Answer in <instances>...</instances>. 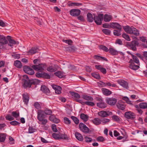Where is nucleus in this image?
I'll return each mask as SVG.
<instances>
[{"label":"nucleus","mask_w":147,"mask_h":147,"mask_svg":"<svg viewBox=\"0 0 147 147\" xmlns=\"http://www.w3.org/2000/svg\"><path fill=\"white\" fill-rule=\"evenodd\" d=\"M52 137L56 140H68V137L66 134H58L57 133H53L52 134Z\"/></svg>","instance_id":"20e7f679"},{"label":"nucleus","mask_w":147,"mask_h":147,"mask_svg":"<svg viewBox=\"0 0 147 147\" xmlns=\"http://www.w3.org/2000/svg\"><path fill=\"white\" fill-rule=\"evenodd\" d=\"M36 129L31 126H29L28 129V133L30 134L32 133L35 131Z\"/></svg>","instance_id":"e2e57ef3"},{"label":"nucleus","mask_w":147,"mask_h":147,"mask_svg":"<svg viewBox=\"0 0 147 147\" xmlns=\"http://www.w3.org/2000/svg\"><path fill=\"white\" fill-rule=\"evenodd\" d=\"M11 36H7V38L9 42L8 45L12 47L13 45L19 44V43L18 41H16L14 40L11 39Z\"/></svg>","instance_id":"9b49d317"},{"label":"nucleus","mask_w":147,"mask_h":147,"mask_svg":"<svg viewBox=\"0 0 147 147\" xmlns=\"http://www.w3.org/2000/svg\"><path fill=\"white\" fill-rule=\"evenodd\" d=\"M14 65L16 67L21 68L22 67V65L21 62L19 60H16L14 61Z\"/></svg>","instance_id":"7c9ffc66"},{"label":"nucleus","mask_w":147,"mask_h":147,"mask_svg":"<svg viewBox=\"0 0 147 147\" xmlns=\"http://www.w3.org/2000/svg\"><path fill=\"white\" fill-rule=\"evenodd\" d=\"M121 30H115L114 31L113 34L115 36H119L121 35Z\"/></svg>","instance_id":"79ce46f5"},{"label":"nucleus","mask_w":147,"mask_h":147,"mask_svg":"<svg viewBox=\"0 0 147 147\" xmlns=\"http://www.w3.org/2000/svg\"><path fill=\"white\" fill-rule=\"evenodd\" d=\"M11 114L15 118H17L20 116L19 113L16 111H13Z\"/></svg>","instance_id":"864d4df0"},{"label":"nucleus","mask_w":147,"mask_h":147,"mask_svg":"<svg viewBox=\"0 0 147 147\" xmlns=\"http://www.w3.org/2000/svg\"><path fill=\"white\" fill-rule=\"evenodd\" d=\"M87 21L89 22H92L94 20V18H93L91 13H88L87 14Z\"/></svg>","instance_id":"c85d7f7f"},{"label":"nucleus","mask_w":147,"mask_h":147,"mask_svg":"<svg viewBox=\"0 0 147 147\" xmlns=\"http://www.w3.org/2000/svg\"><path fill=\"white\" fill-rule=\"evenodd\" d=\"M32 68L35 71H43L44 66L42 64H39L38 65H34L32 66Z\"/></svg>","instance_id":"1a4fd4ad"},{"label":"nucleus","mask_w":147,"mask_h":147,"mask_svg":"<svg viewBox=\"0 0 147 147\" xmlns=\"http://www.w3.org/2000/svg\"><path fill=\"white\" fill-rule=\"evenodd\" d=\"M99 48L100 49H102L104 51L107 52L109 51V49L108 48L105 46L101 45L99 46Z\"/></svg>","instance_id":"a18cd8bd"},{"label":"nucleus","mask_w":147,"mask_h":147,"mask_svg":"<svg viewBox=\"0 0 147 147\" xmlns=\"http://www.w3.org/2000/svg\"><path fill=\"white\" fill-rule=\"evenodd\" d=\"M98 114L99 116L101 117H107V112L104 111H102L98 112Z\"/></svg>","instance_id":"cd10ccee"},{"label":"nucleus","mask_w":147,"mask_h":147,"mask_svg":"<svg viewBox=\"0 0 147 147\" xmlns=\"http://www.w3.org/2000/svg\"><path fill=\"white\" fill-rule=\"evenodd\" d=\"M38 48L37 47H35L32 48L28 51V53L29 54L31 55L34 54L37 52Z\"/></svg>","instance_id":"bb28decb"},{"label":"nucleus","mask_w":147,"mask_h":147,"mask_svg":"<svg viewBox=\"0 0 147 147\" xmlns=\"http://www.w3.org/2000/svg\"><path fill=\"white\" fill-rule=\"evenodd\" d=\"M139 106L141 109H145L147 108V103L144 102L140 103L139 104Z\"/></svg>","instance_id":"4c0bfd02"},{"label":"nucleus","mask_w":147,"mask_h":147,"mask_svg":"<svg viewBox=\"0 0 147 147\" xmlns=\"http://www.w3.org/2000/svg\"><path fill=\"white\" fill-rule=\"evenodd\" d=\"M96 140L98 141L103 142L105 140V139L103 137L99 136L96 138Z\"/></svg>","instance_id":"69168bd1"},{"label":"nucleus","mask_w":147,"mask_h":147,"mask_svg":"<svg viewBox=\"0 0 147 147\" xmlns=\"http://www.w3.org/2000/svg\"><path fill=\"white\" fill-rule=\"evenodd\" d=\"M122 36L128 41H130V39L129 36L125 33L123 34L122 35Z\"/></svg>","instance_id":"de8ad7c7"},{"label":"nucleus","mask_w":147,"mask_h":147,"mask_svg":"<svg viewBox=\"0 0 147 147\" xmlns=\"http://www.w3.org/2000/svg\"><path fill=\"white\" fill-rule=\"evenodd\" d=\"M102 90L103 94L106 96L109 95L112 93L111 91L105 88H102Z\"/></svg>","instance_id":"412c9836"},{"label":"nucleus","mask_w":147,"mask_h":147,"mask_svg":"<svg viewBox=\"0 0 147 147\" xmlns=\"http://www.w3.org/2000/svg\"><path fill=\"white\" fill-rule=\"evenodd\" d=\"M7 40H5L4 42H0V49H3L4 47V45L7 44Z\"/></svg>","instance_id":"37998d69"},{"label":"nucleus","mask_w":147,"mask_h":147,"mask_svg":"<svg viewBox=\"0 0 147 147\" xmlns=\"http://www.w3.org/2000/svg\"><path fill=\"white\" fill-rule=\"evenodd\" d=\"M40 90L43 92L45 93H49L50 92L49 89L45 86L42 85Z\"/></svg>","instance_id":"a878e982"},{"label":"nucleus","mask_w":147,"mask_h":147,"mask_svg":"<svg viewBox=\"0 0 147 147\" xmlns=\"http://www.w3.org/2000/svg\"><path fill=\"white\" fill-rule=\"evenodd\" d=\"M61 88L60 86L58 87V88L55 90V93L57 94H60L61 93Z\"/></svg>","instance_id":"680f3d73"},{"label":"nucleus","mask_w":147,"mask_h":147,"mask_svg":"<svg viewBox=\"0 0 147 147\" xmlns=\"http://www.w3.org/2000/svg\"><path fill=\"white\" fill-rule=\"evenodd\" d=\"M91 75L93 77L96 79H99L100 78V76L98 74L95 73H93Z\"/></svg>","instance_id":"6e6d98bb"},{"label":"nucleus","mask_w":147,"mask_h":147,"mask_svg":"<svg viewBox=\"0 0 147 147\" xmlns=\"http://www.w3.org/2000/svg\"><path fill=\"white\" fill-rule=\"evenodd\" d=\"M45 114L47 115H50L52 113L51 110L50 109H47L44 111Z\"/></svg>","instance_id":"09e8293b"},{"label":"nucleus","mask_w":147,"mask_h":147,"mask_svg":"<svg viewBox=\"0 0 147 147\" xmlns=\"http://www.w3.org/2000/svg\"><path fill=\"white\" fill-rule=\"evenodd\" d=\"M96 105L98 107L101 108H104L107 107L106 104L103 101L101 102L97 103Z\"/></svg>","instance_id":"393cba45"},{"label":"nucleus","mask_w":147,"mask_h":147,"mask_svg":"<svg viewBox=\"0 0 147 147\" xmlns=\"http://www.w3.org/2000/svg\"><path fill=\"white\" fill-rule=\"evenodd\" d=\"M10 124L13 125L15 126L19 125L20 123L16 121H14L10 122Z\"/></svg>","instance_id":"052dcab7"},{"label":"nucleus","mask_w":147,"mask_h":147,"mask_svg":"<svg viewBox=\"0 0 147 147\" xmlns=\"http://www.w3.org/2000/svg\"><path fill=\"white\" fill-rule=\"evenodd\" d=\"M139 45V43L137 41L134 40L131 42H127V47L133 51H136L137 50L136 46Z\"/></svg>","instance_id":"7ed1b4c3"},{"label":"nucleus","mask_w":147,"mask_h":147,"mask_svg":"<svg viewBox=\"0 0 147 147\" xmlns=\"http://www.w3.org/2000/svg\"><path fill=\"white\" fill-rule=\"evenodd\" d=\"M64 123L66 124H69L71 123L70 120L67 117H64Z\"/></svg>","instance_id":"bf43d9fd"},{"label":"nucleus","mask_w":147,"mask_h":147,"mask_svg":"<svg viewBox=\"0 0 147 147\" xmlns=\"http://www.w3.org/2000/svg\"><path fill=\"white\" fill-rule=\"evenodd\" d=\"M71 118L76 124H78L79 123V120L76 117L74 116H71Z\"/></svg>","instance_id":"a19ab883"},{"label":"nucleus","mask_w":147,"mask_h":147,"mask_svg":"<svg viewBox=\"0 0 147 147\" xmlns=\"http://www.w3.org/2000/svg\"><path fill=\"white\" fill-rule=\"evenodd\" d=\"M47 70L50 72H54L56 71V69L52 66H50L47 68Z\"/></svg>","instance_id":"49530a36"},{"label":"nucleus","mask_w":147,"mask_h":147,"mask_svg":"<svg viewBox=\"0 0 147 147\" xmlns=\"http://www.w3.org/2000/svg\"><path fill=\"white\" fill-rule=\"evenodd\" d=\"M112 119L114 121H120L119 117L117 115H113L112 117Z\"/></svg>","instance_id":"13d9d810"},{"label":"nucleus","mask_w":147,"mask_h":147,"mask_svg":"<svg viewBox=\"0 0 147 147\" xmlns=\"http://www.w3.org/2000/svg\"><path fill=\"white\" fill-rule=\"evenodd\" d=\"M45 117V115L43 111L40 110L38 112L37 119L39 121L41 122V123H38L39 124H41L43 125L46 124L47 122V120L44 119Z\"/></svg>","instance_id":"f03ea898"},{"label":"nucleus","mask_w":147,"mask_h":147,"mask_svg":"<svg viewBox=\"0 0 147 147\" xmlns=\"http://www.w3.org/2000/svg\"><path fill=\"white\" fill-rule=\"evenodd\" d=\"M84 139L86 142H90L92 141V138L88 137V136H85L84 137Z\"/></svg>","instance_id":"8fccbe9b"},{"label":"nucleus","mask_w":147,"mask_h":147,"mask_svg":"<svg viewBox=\"0 0 147 147\" xmlns=\"http://www.w3.org/2000/svg\"><path fill=\"white\" fill-rule=\"evenodd\" d=\"M109 53L113 55H117L118 54L119 52L115 49L112 48H110L109 49Z\"/></svg>","instance_id":"5701e85b"},{"label":"nucleus","mask_w":147,"mask_h":147,"mask_svg":"<svg viewBox=\"0 0 147 147\" xmlns=\"http://www.w3.org/2000/svg\"><path fill=\"white\" fill-rule=\"evenodd\" d=\"M54 74L59 78H61L63 77V74L61 71H58L55 72Z\"/></svg>","instance_id":"ea45409f"},{"label":"nucleus","mask_w":147,"mask_h":147,"mask_svg":"<svg viewBox=\"0 0 147 147\" xmlns=\"http://www.w3.org/2000/svg\"><path fill=\"white\" fill-rule=\"evenodd\" d=\"M85 104L87 105L91 106H93L95 105V104L94 102L88 101L85 102Z\"/></svg>","instance_id":"4d7b16f0"},{"label":"nucleus","mask_w":147,"mask_h":147,"mask_svg":"<svg viewBox=\"0 0 147 147\" xmlns=\"http://www.w3.org/2000/svg\"><path fill=\"white\" fill-rule=\"evenodd\" d=\"M103 18V14H100L97 16H94V20L96 23L98 25H100L102 23V21Z\"/></svg>","instance_id":"423d86ee"},{"label":"nucleus","mask_w":147,"mask_h":147,"mask_svg":"<svg viewBox=\"0 0 147 147\" xmlns=\"http://www.w3.org/2000/svg\"><path fill=\"white\" fill-rule=\"evenodd\" d=\"M81 13V11L79 9H72L70 11V14L73 16H78Z\"/></svg>","instance_id":"9d476101"},{"label":"nucleus","mask_w":147,"mask_h":147,"mask_svg":"<svg viewBox=\"0 0 147 147\" xmlns=\"http://www.w3.org/2000/svg\"><path fill=\"white\" fill-rule=\"evenodd\" d=\"M111 28H116L117 30H121L122 26L117 22H112L111 23Z\"/></svg>","instance_id":"dca6fc26"},{"label":"nucleus","mask_w":147,"mask_h":147,"mask_svg":"<svg viewBox=\"0 0 147 147\" xmlns=\"http://www.w3.org/2000/svg\"><path fill=\"white\" fill-rule=\"evenodd\" d=\"M106 86H112L113 87H115L116 86V85L115 84H112L110 82L106 83Z\"/></svg>","instance_id":"774afa93"},{"label":"nucleus","mask_w":147,"mask_h":147,"mask_svg":"<svg viewBox=\"0 0 147 147\" xmlns=\"http://www.w3.org/2000/svg\"><path fill=\"white\" fill-rule=\"evenodd\" d=\"M23 70L26 73L30 75H32L34 73L33 70L30 68V67L27 66H24L23 67Z\"/></svg>","instance_id":"6e6552de"},{"label":"nucleus","mask_w":147,"mask_h":147,"mask_svg":"<svg viewBox=\"0 0 147 147\" xmlns=\"http://www.w3.org/2000/svg\"><path fill=\"white\" fill-rule=\"evenodd\" d=\"M111 23H110V24L109 25L107 23H105L103 24L102 27L104 28H111Z\"/></svg>","instance_id":"338daca9"},{"label":"nucleus","mask_w":147,"mask_h":147,"mask_svg":"<svg viewBox=\"0 0 147 147\" xmlns=\"http://www.w3.org/2000/svg\"><path fill=\"white\" fill-rule=\"evenodd\" d=\"M49 119L52 122L57 123L59 122L60 120L57 118L54 115H51L49 117Z\"/></svg>","instance_id":"f3484780"},{"label":"nucleus","mask_w":147,"mask_h":147,"mask_svg":"<svg viewBox=\"0 0 147 147\" xmlns=\"http://www.w3.org/2000/svg\"><path fill=\"white\" fill-rule=\"evenodd\" d=\"M125 117L128 119H134L135 117V114L130 111L125 112Z\"/></svg>","instance_id":"f8f14e48"},{"label":"nucleus","mask_w":147,"mask_h":147,"mask_svg":"<svg viewBox=\"0 0 147 147\" xmlns=\"http://www.w3.org/2000/svg\"><path fill=\"white\" fill-rule=\"evenodd\" d=\"M23 100L24 104L27 105L28 102L29 96L27 93H25L22 94Z\"/></svg>","instance_id":"2eb2a0df"},{"label":"nucleus","mask_w":147,"mask_h":147,"mask_svg":"<svg viewBox=\"0 0 147 147\" xmlns=\"http://www.w3.org/2000/svg\"><path fill=\"white\" fill-rule=\"evenodd\" d=\"M123 28L124 31L127 33L131 34L132 33V30L133 29L132 28L128 26H123Z\"/></svg>","instance_id":"6ab92c4d"},{"label":"nucleus","mask_w":147,"mask_h":147,"mask_svg":"<svg viewBox=\"0 0 147 147\" xmlns=\"http://www.w3.org/2000/svg\"><path fill=\"white\" fill-rule=\"evenodd\" d=\"M94 57L95 59L97 60H100L101 59L102 60L104 61H108V60L106 58L99 56L95 55L94 56Z\"/></svg>","instance_id":"473e14b6"},{"label":"nucleus","mask_w":147,"mask_h":147,"mask_svg":"<svg viewBox=\"0 0 147 147\" xmlns=\"http://www.w3.org/2000/svg\"><path fill=\"white\" fill-rule=\"evenodd\" d=\"M6 135L4 133H1L0 134V142H4L6 138Z\"/></svg>","instance_id":"f704fd0d"},{"label":"nucleus","mask_w":147,"mask_h":147,"mask_svg":"<svg viewBox=\"0 0 147 147\" xmlns=\"http://www.w3.org/2000/svg\"><path fill=\"white\" fill-rule=\"evenodd\" d=\"M71 95L75 98H79L80 97V95L78 93L74 92H70Z\"/></svg>","instance_id":"72a5a7b5"},{"label":"nucleus","mask_w":147,"mask_h":147,"mask_svg":"<svg viewBox=\"0 0 147 147\" xmlns=\"http://www.w3.org/2000/svg\"><path fill=\"white\" fill-rule=\"evenodd\" d=\"M35 75L37 78H43L47 79H49L51 78L50 76L48 73L43 71H38L35 74Z\"/></svg>","instance_id":"39448f33"},{"label":"nucleus","mask_w":147,"mask_h":147,"mask_svg":"<svg viewBox=\"0 0 147 147\" xmlns=\"http://www.w3.org/2000/svg\"><path fill=\"white\" fill-rule=\"evenodd\" d=\"M92 121L93 123L96 125H99L101 123V120L98 118H95Z\"/></svg>","instance_id":"aec40b11"},{"label":"nucleus","mask_w":147,"mask_h":147,"mask_svg":"<svg viewBox=\"0 0 147 147\" xmlns=\"http://www.w3.org/2000/svg\"><path fill=\"white\" fill-rule=\"evenodd\" d=\"M118 83L124 88L127 89L129 88L128 86V83L127 82L125 81L124 80H118L117 81Z\"/></svg>","instance_id":"ddd939ff"},{"label":"nucleus","mask_w":147,"mask_h":147,"mask_svg":"<svg viewBox=\"0 0 147 147\" xmlns=\"http://www.w3.org/2000/svg\"><path fill=\"white\" fill-rule=\"evenodd\" d=\"M112 17L110 15L105 14L104 16V21L106 22H109L112 19Z\"/></svg>","instance_id":"c756f323"},{"label":"nucleus","mask_w":147,"mask_h":147,"mask_svg":"<svg viewBox=\"0 0 147 147\" xmlns=\"http://www.w3.org/2000/svg\"><path fill=\"white\" fill-rule=\"evenodd\" d=\"M132 32L131 34H133L136 36H138L139 34V33L138 30L134 27H133Z\"/></svg>","instance_id":"e433bc0d"},{"label":"nucleus","mask_w":147,"mask_h":147,"mask_svg":"<svg viewBox=\"0 0 147 147\" xmlns=\"http://www.w3.org/2000/svg\"><path fill=\"white\" fill-rule=\"evenodd\" d=\"M80 118L85 121H87L88 120V116L84 113H82L80 115Z\"/></svg>","instance_id":"2f4dec72"},{"label":"nucleus","mask_w":147,"mask_h":147,"mask_svg":"<svg viewBox=\"0 0 147 147\" xmlns=\"http://www.w3.org/2000/svg\"><path fill=\"white\" fill-rule=\"evenodd\" d=\"M6 119L9 121H11L14 120V118L9 114H8L5 117Z\"/></svg>","instance_id":"3c124183"},{"label":"nucleus","mask_w":147,"mask_h":147,"mask_svg":"<svg viewBox=\"0 0 147 147\" xmlns=\"http://www.w3.org/2000/svg\"><path fill=\"white\" fill-rule=\"evenodd\" d=\"M67 49L70 52H74L76 49V48L74 46L69 47H67Z\"/></svg>","instance_id":"5fc2aeb1"},{"label":"nucleus","mask_w":147,"mask_h":147,"mask_svg":"<svg viewBox=\"0 0 147 147\" xmlns=\"http://www.w3.org/2000/svg\"><path fill=\"white\" fill-rule=\"evenodd\" d=\"M82 98L85 100L92 101L93 100V98L90 96H88L85 94H82Z\"/></svg>","instance_id":"4be33fe9"},{"label":"nucleus","mask_w":147,"mask_h":147,"mask_svg":"<svg viewBox=\"0 0 147 147\" xmlns=\"http://www.w3.org/2000/svg\"><path fill=\"white\" fill-rule=\"evenodd\" d=\"M129 67L131 69L134 70L138 69L139 68L138 65H134V64H130Z\"/></svg>","instance_id":"c9c22d12"},{"label":"nucleus","mask_w":147,"mask_h":147,"mask_svg":"<svg viewBox=\"0 0 147 147\" xmlns=\"http://www.w3.org/2000/svg\"><path fill=\"white\" fill-rule=\"evenodd\" d=\"M75 136L77 139L80 141H82L84 139L82 136L78 132H76L75 133Z\"/></svg>","instance_id":"b1692460"},{"label":"nucleus","mask_w":147,"mask_h":147,"mask_svg":"<svg viewBox=\"0 0 147 147\" xmlns=\"http://www.w3.org/2000/svg\"><path fill=\"white\" fill-rule=\"evenodd\" d=\"M110 120L107 118H104L101 120V122H102L103 124H106L107 123L109 122Z\"/></svg>","instance_id":"0e129e2a"},{"label":"nucleus","mask_w":147,"mask_h":147,"mask_svg":"<svg viewBox=\"0 0 147 147\" xmlns=\"http://www.w3.org/2000/svg\"><path fill=\"white\" fill-rule=\"evenodd\" d=\"M117 101V100L115 98H109L106 99L107 102L111 105H115Z\"/></svg>","instance_id":"4468645a"},{"label":"nucleus","mask_w":147,"mask_h":147,"mask_svg":"<svg viewBox=\"0 0 147 147\" xmlns=\"http://www.w3.org/2000/svg\"><path fill=\"white\" fill-rule=\"evenodd\" d=\"M131 56L134 61L138 65H139V61L137 56L133 54H131Z\"/></svg>","instance_id":"58836bf2"},{"label":"nucleus","mask_w":147,"mask_h":147,"mask_svg":"<svg viewBox=\"0 0 147 147\" xmlns=\"http://www.w3.org/2000/svg\"><path fill=\"white\" fill-rule=\"evenodd\" d=\"M79 127L80 130L84 133L88 134L90 131V129L85 124L82 123H80Z\"/></svg>","instance_id":"0eeeda50"},{"label":"nucleus","mask_w":147,"mask_h":147,"mask_svg":"<svg viewBox=\"0 0 147 147\" xmlns=\"http://www.w3.org/2000/svg\"><path fill=\"white\" fill-rule=\"evenodd\" d=\"M63 41L65 42V43L69 45H71L73 41L72 40L70 39H68V40H65L63 39Z\"/></svg>","instance_id":"603ef678"},{"label":"nucleus","mask_w":147,"mask_h":147,"mask_svg":"<svg viewBox=\"0 0 147 147\" xmlns=\"http://www.w3.org/2000/svg\"><path fill=\"white\" fill-rule=\"evenodd\" d=\"M102 31L105 34L107 35H110L111 32L110 30L106 29H103Z\"/></svg>","instance_id":"c03bdc74"},{"label":"nucleus","mask_w":147,"mask_h":147,"mask_svg":"<svg viewBox=\"0 0 147 147\" xmlns=\"http://www.w3.org/2000/svg\"><path fill=\"white\" fill-rule=\"evenodd\" d=\"M23 78H24L22 79L23 86L25 88H30L31 87L32 85H35L37 83V80H30L27 75H24Z\"/></svg>","instance_id":"f257e3e1"},{"label":"nucleus","mask_w":147,"mask_h":147,"mask_svg":"<svg viewBox=\"0 0 147 147\" xmlns=\"http://www.w3.org/2000/svg\"><path fill=\"white\" fill-rule=\"evenodd\" d=\"M116 105L118 109L122 110H124L125 108V105L121 102L117 103Z\"/></svg>","instance_id":"a211bd4d"}]
</instances>
